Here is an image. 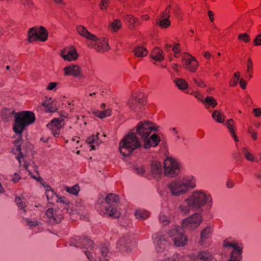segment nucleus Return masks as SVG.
Returning <instances> with one entry per match:
<instances>
[{"label": "nucleus", "mask_w": 261, "mask_h": 261, "mask_svg": "<svg viewBox=\"0 0 261 261\" xmlns=\"http://www.w3.org/2000/svg\"><path fill=\"white\" fill-rule=\"evenodd\" d=\"M15 120L13 126V131L19 135L18 138L14 141V147L12 151L16 154V159L18 161L20 166H22L21 160L23 158V155L21 151V141L22 140V133L25 127L33 123L35 120V114L30 111H23L16 113ZM23 166L31 174L28 169V164L26 162H23Z\"/></svg>", "instance_id": "nucleus-1"}, {"label": "nucleus", "mask_w": 261, "mask_h": 261, "mask_svg": "<svg viewBox=\"0 0 261 261\" xmlns=\"http://www.w3.org/2000/svg\"><path fill=\"white\" fill-rule=\"evenodd\" d=\"M213 205V199L211 193L202 189H197L192 192L179 205V210L184 214L189 213L191 210H199L203 207L210 211Z\"/></svg>", "instance_id": "nucleus-2"}, {"label": "nucleus", "mask_w": 261, "mask_h": 261, "mask_svg": "<svg viewBox=\"0 0 261 261\" xmlns=\"http://www.w3.org/2000/svg\"><path fill=\"white\" fill-rule=\"evenodd\" d=\"M158 128L154 123L148 120L140 121L136 126L134 132L143 140V147L145 149L158 145L161 141L160 136L155 133L150 135L151 132L157 131Z\"/></svg>", "instance_id": "nucleus-3"}, {"label": "nucleus", "mask_w": 261, "mask_h": 261, "mask_svg": "<svg viewBox=\"0 0 261 261\" xmlns=\"http://www.w3.org/2000/svg\"><path fill=\"white\" fill-rule=\"evenodd\" d=\"M196 187V179L191 174L173 179L167 185V188L171 195L177 197L186 194Z\"/></svg>", "instance_id": "nucleus-4"}, {"label": "nucleus", "mask_w": 261, "mask_h": 261, "mask_svg": "<svg viewBox=\"0 0 261 261\" xmlns=\"http://www.w3.org/2000/svg\"><path fill=\"white\" fill-rule=\"evenodd\" d=\"M119 197L117 195L110 193L105 199H99L96 204V208L101 215H108L114 218L120 216V212L117 210V202Z\"/></svg>", "instance_id": "nucleus-5"}, {"label": "nucleus", "mask_w": 261, "mask_h": 261, "mask_svg": "<svg viewBox=\"0 0 261 261\" xmlns=\"http://www.w3.org/2000/svg\"><path fill=\"white\" fill-rule=\"evenodd\" d=\"M134 131V129H132L119 143V150L123 156L129 155L134 150L141 147V142Z\"/></svg>", "instance_id": "nucleus-6"}, {"label": "nucleus", "mask_w": 261, "mask_h": 261, "mask_svg": "<svg viewBox=\"0 0 261 261\" xmlns=\"http://www.w3.org/2000/svg\"><path fill=\"white\" fill-rule=\"evenodd\" d=\"M168 235L177 247H182L187 244L188 238L184 233V230L178 226H173L169 231Z\"/></svg>", "instance_id": "nucleus-7"}, {"label": "nucleus", "mask_w": 261, "mask_h": 261, "mask_svg": "<svg viewBox=\"0 0 261 261\" xmlns=\"http://www.w3.org/2000/svg\"><path fill=\"white\" fill-rule=\"evenodd\" d=\"M28 35V41L30 43L37 40L45 42L48 39V33L44 27L41 26L31 28Z\"/></svg>", "instance_id": "nucleus-8"}, {"label": "nucleus", "mask_w": 261, "mask_h": 261, "mask_svg": "<svg viewBox=\"0 0 261 261\" xmlns=\"http://www.w3.org/2000/svg\"><path fill=\"white\" fill-rule=\"evenodd\" d=\"M202 221V215L199 213H195L184 219L182 221L181 226L183 228L193 230L201 224Z\"/></svg>", "instance_id": "nucleus-9"}, {"label": "nucleus", "mask_w": 261, "mask_h": 261, "mask_svg": "<svg viewBox=\"0 0 261 261\" xmlns=\"http://www.w3.org/2000/svg\"><path fill=\"white\" fill-rule=\"evenodd\" d=\"M180 167L179 163L175 159L168 157L164 161V173L169 177H175L179 174Z\"/></svg>", "instance_id": "nucleus-10"}, {"label": "nucleus", "mask_w": 261, "mask_h": 261, "mask_svg": "<svg viewBox=\"0 0 261 261\" xmlns=\"http://www.w3.org/2000/svg\"><path fill=\"white\" fill-rule=\"evenodd\" d=\"M87 45L89 47L94 48L99 53H104L110 49L107 39L103 37L97 38L95 36L94 39H90L87 42Z\"/></svg>", "instance_id": "nucleus-11"}, {"label": "nucleus", "mask_w": 261, "mask_h": 261, "mask_svg": "<svg viewBox=\"0 0 261 261\" xmlns=\"http://www.w3.org/2000/svg\"><path fill=\"white\" fill-rule=\"evenodd\" d=\"M145 102L144 94L139 93L137 95H133L128 99L127 105L132 110L137 111L140 109Z\"/></svg>", "instance_id": "nucleus-12"}, {"label": "nucleus", "mask_w": 261, "mask_h": 261, "mask_svg": "<svg viewBox=\"0 0 261 261\" xmlns=\"http://www.w3.org/2000/svg\"><path fill=\"white\" fill-rule=\"evenodd\" d=\"M152 238L157 253H163L168 245L164 236L161 233H156L153 235Z\"/></svg>", "instance_id": "nucleus-13"}, {"label": "nucleus", "mask_w": 261, "mask_h": 261, "mask_svg": "<svg viewBox=\"0 0 261 261\" xmlns=\"http://www.w3.org/2000/svg\"><path fill=\"white\" fill-rule=\"evenodd\" d=\"M171 8V5L168 6L165 10L159 15L158 19L156 21V24L162 29L167 28L171 24L169 20Z\"/></svg>", "instance_id": "nucleus-14"}, {"label": "nucleus", "mask_w": 261, "mask_h": 261, "mask_svg": "<svg viewBox=\"0 0 261 261\" xmlns=\"http://www.w3.org/2000/svg\"><path fill=\"white\" fill-rule=\"evenodd\" d=\"M223 244L224 247L226 248H231L233 250L231 253L241 254L243 249L242 244L238 241L233 239L231 237H229L223 241Z\"/></svg>", "instance_id": "nucleus-15"}, {"label": "nucleus", "mask_w": 261, "mask_h": 261, "mask_svg": "<svg viewBox=\"0 0 261 261\" xmlns=\"http://www.w3.org/2000/svg\"><path fill=\"white\" fill-rule=\"evenodd\" d=\"M100 252L101 257L97 256L94 251H86V255L90 261H108V259L106 258L109 252L108 247L102 246L100 249Z\"/></svg>", "instance_id": "nucleus-16"}, {"label": "nucleus", "mask_w": 261, "mask_h": 261, "mask_svg": "<svg viewBox=\"0 0 261 261\" xmlns=\"http://www.w3.org/2000/svg\"><path fill=\"white\" fill-rule=\"evenodd\" d=\"M46 215L51 224L60 223L63 218V212L60 210H54L53 208H48L46 211Z\"/></svg>", "instance_id": "nucleus-17"}, {"label": "nucleus", "mask_w": 261, "mask_h": 261, "mask_svg": "<svg viewBox=\"0 0 261 261\" xmlns=\"http://www.w3.org/2000/svg\"><path fill=\"white\" fill-rule=\"evenodd\" d=\"M184 58L183 66L185 68L190 72H195L198 66V63L195 58L190 54L185 55Z\"/></svg>", "instance_id": "nucleus-18"}, {"label": "nucleus", "mask_w": 261, "mask_h": 261, "mask_svg": "<svg viewBox=\"0 0 261 261\" xmlns=\"http://www.w3.org/2000/svg\"><path fill=\"white\" fill-rule=\"evenodd\" d=\"M63 120L61 118H54L46 125L47 128L51 130L53 135L57 137L60 134V129L63 126Z\"/></svg>", "instance_id": "nucleus-19"}, {"label": "nucleus", "mask_w": 261, "mask_h": 261, "mask_svg": "<svg viewBox=\"0 0 261 261\" xmlns=\"http://www.w3.org/2000/svg\"><path fill=\"white\" fill-rule=\"evenodd\" d=\"M61 56L65 61H73L78 58V54L75 48L73 47L64 48L61 51Z\"/></svg>", "instance_id": "nucleus-20"}, {"label": "nucleus", "mask_w": 261, "mask_h": 261, "mask_svg": "<svg viewBox=\"0 0 261 261\" xmlns=\"http://www.w3.org/2000/svg\"><path fill=\"white\" fill-rule=\"evenodd\" d=\"M79 242L75 245L77 247H83L86 249L84 252L86 253V251L94 252V246L93 241L90 240L88 237H83L81 238H78Z\"/></svg>", "instance_id": "nucleus-21"}, {"label": "nucleus", "mask_w": 261, "mask_h": 261, "mask_svg": "<svg viewBox=\"0 0 261 261\" xmlns=\"http://www.w3.org/2000/svg\"><path fill=\"white\" fill-rule=\"evenodd\" d=\"M213 231V228L211 226H207L204 228L200 232L199 244L203 246L205 241L211 237Z\"/></svg>", "instance_id": "nucleus-22"}, {"label": "nucleus", "mask_w": 261, "mask_h": 261, "mask_svg": "<svg viewBox=\"0 0 261 261\" xmlns=\"http://www.w3.org/2000/svg\"><path fill=\"white\" fill-rule=\"evenodd\" d=\"M63 70L65 75L79 76L80 75L81 72L80 67L74 65L66 67L63 69Z\"/></svg>", "instance_id": "nucleus-23"}, {"label": "nucleus", "mask_w": 261, "mask_h": 261, "mask_svg": "<svg viewBox=\"0 0 261 261\" xmlns=\"http://www.w3.org/2000/svg\"><path fill=\"white\" fill-rule=\"evenodd\" d=\"M162 165L159 161L153 162L151 165L150 172L154 178L159 177L162 173Z\"/></svg>", "instance_id": "nucleus-24"}, {"label": "nucleus", "mask_w": 261, "mask_h": 261, "mask_svg": "<svg viewBox=\"0 0 261 261\" xmlns=\"http://www.w3.org/2000/svg\"><path fill=\"white\" fill-rule=\"evenodd\" d=\"M87 143L90 147V150H94L101 143L98 135H92L87 139Z\"/></svg>", "instance_id": "nucleus-25"}, {"label": "nucleus", "mask_w": 261, "mask_h": 261, "mask_svg": "<svg viewBox=\"0 0 261 261\" xmlns=\"http://www.w3.org/2000/svg\"><path fill=\"white\" fill-rule=\"evenodd\" d=\"M76 31L80 35L89 40L95 38V35L90 33L83 25H77Z\"/></svg>", "instance_id": "nucleus-26"}, {"label": "nucleus", "mask_w": 261, "mask_h": 261, "mask_svg": "<svg viewBox=\"0 0 261 261\" xmlns=\"http://www.w3.org/2000/svg\"><path fill=\"white\" fill-rule=\"evenodd\" d=\"M213 258V254L207 250L199 251L197 255V259L202 261H212Z\"/></svg>", "instance_id": "nucleus-27"}, {"label": "nucleus", "mask_w": 261, "mask_h": 261, "mask_svg": "<svg viewBox=\"0 0 261 261\" xmlns=\"http://www.w3.org/2000/svg\"><path fill=\"white\" fill-rule=\"evenodd\" d=\"M225 125L230 134L233 138L234 141L238 142L239 139L236 134V128L233 120L232 119H228L226 122Z\"/></svg>", "instance_id": "nucleus-28"}, {"label": "nucleus", "mask_w": 261, "mask_h": 261, "mask_svg": "<svg viewBox=\"0 0 261 261\" xmlns=\"http://www.w3.org/2000/svg\"><path fill=\"white\" fill-rule=\"evenodd\" d=\"M242 152L247 161L256 163L259 162L258 160L255 159V156L249 149L246 147H243L242 149Z\"/></svg>", "instance_id": "nucleus-29"}, {"label": "nucleus", "mask_w": 261, "mask_h": 261, "mask_svg": "<svg viewBox=\"0 0 261 261\" xmlns=\"http://www.w3.org/2000/svg\"><path fill=\"white\" fill-rule=\"evenodd\" d=\"M206 109L215 108L217 105V100L212 96H207L202 102Z\"/></svg>", "instance_id": "nucleus-30"}, {"label": "nucleus", "mask_w": 261, "mask_h": 261, "mask_svg": "<svg viewBox=\"0 0 261 261\" xmlns=\"http://www.w3.org/2000/svg\"><path fill=\"white\" fill-rule=\"evenodd\" d=\"M112 110L110 109H107L100 111L99 110H93L92 111V114L96 117H98L100 119H103L111 115Z\"/></svg>", "instance_id": "nucleus-31"}, {"label": "nucleus", "mask_w": 261, "mask_h": 261, "mask_svg": "<svg viewBox=\"0 0 261 261\" xmlns=\"http://www.w3.org/2000/svg\"><path fill=\"white\" fill-rule=\"evenodd\" d=\"M45 194L49 203L54 204L58 200V195L49 187L45 190Z\"/></svg>", "instance_id": "nucleus-32"}, {"label": "nucleus", "mask_w": 261, "mask_h": 261, "mask_svg": "<svg viewBox=\"0 0 261 261\" xmlns=\"http://www.w3.org/2000/svg\"><path fill=\"white\" fill-rule=\"evenodd\" d=\"M129 242V239L127 237H123L120 238L117 244V248L121 251H125L128 249V244Z\"/></svg>", "instance_id": "nucleus-33"}, {"label": "nucleus", "mask_w": 261, "mask_h": 261, "mask_svg": "<svg viewBox=\"0 0 261 261\" xmlns=\"http://www.w3.org/2000/svg\"><path fill=\"white\" fill-rule=\"evenodd\" d=\"M134 55L138 58H143L147 55V49L142 46H137L133 50Z\"/></svg>", "instance_id": "nucleus-34"}, {"label": "nucleus", "mask_w": 261, "mask_h": 261, "mask_svg": "<svg viewBox=\"0 0 261 261\" xmlns=\"http://www.w3.org/2000/svg\"><path fill=\"white\" fill-rule=\"evenodd\" d=\"M151 57L153 60L156 61H161L164 59L163 51L159 47L153 49L151 52Z\"/></svg>", "instance_id": "nucleus-35"}, {"label": "nucleus", "mask_w": 261, "mask_h": 261, "mask_svg": "<svg viewBox=\"0 0 261 261\" xmlns=\"http://www.w3.org/2000/svg\"><path fill=\"white\" fill-rule=\"evenodd\" d=\"M212 118L218 123L224 122L225 116L221 111V110H215L212 114Z\"/></svg>", "instance_id": "nucleus-36"}, {"label": "nucleus", "mask_w": 261, "mask_h": 261, "mask_svg": "<svg viewBox=\"0 0 261 261\" xmlns=\"http://www.w3.org/2000/svg\"><path fill=\"white\" fill-rule=\"evenodd\" d=\"M149 213L143 209H139L136 211L135 215L137 219L141 220L146 219L149 217Z\"/></svg>", "instance_id": "nucleus-37"}, {"label": "nucleus", "mask_w": 261, "mask_h": 261, "mask_svg": "<svg viewBox=\"0 0 261 261\" xmlns=\"http://www.w3.org/2000/svg\"><path fill=\"white\" fill-rule=\"evenodd\" d=\"M174 83L176 86L180 90H185L188 88V85L187 82L182 79L175 78Z\"/></svg>", "instance_id": "nucleus-38"}, {"label": "nucleus", "mask_w": 261, "mask_h": 261, "mask_svg": "<svg viewBox=\"0 0 261 261\" xmlns=\"http://www.w3.org/2000/svg\"><path fill=\"white\" fill-rule=\"evenodd\" d=\"M124 20L132 28H134L138 21V19L137 18L130 14L126 15Z\"/></svg>", "instance_id": "nucleus-39"}, {"label": "nucleus", "mask_w": 261, "mask_h": 261, "mask_svg": "<svg viewBox=\"0 0 261 261\" xmlns=\"http://www.w3.org/2000/svg\"><path fill=\"white\" fill-rule=\"evenodd\" d=\"M15 202L18 205L20 213L21 214H23L25 213V205L22 203L21 199L19 197H16L15 198Z\"/></svg>", "instance_id": "nucleus-40"}, {"label": "nucleus", "mask_w": 261, "mask_h": 261, "mask_svg": "<svg viewBox=\"0 0 261 261\" xmlns=\"http://www.w3.org/2000/svg\"><path fill=\"white\" fill-rule=\"evenodd\" d=\"M65 190L72 194L77 195L80 191V187L77 185H75L72 187H66Z\"/></svg>", "instance_id": "nucleus-41"}, {"label": "nucleus", "mask_w": 261, "mask_h": 261, "mask_svg": "<svg viewBox=\"0 0 261 261\" xmlns=\"http://www.w3.org/2000/svg\"><path fill=\"white\" fill-rule=\"evenodd\" d=\"M240 73L239 71L236 72L230 81L229 85L230 87H234L238 84L239 80Z\"/></svg>", "instance_id": "nucleus-42"}, {"label": "nucleus", "mask_w": 261, "mask_h": 261, "mask_svg": "<svg viewBox=\"0 0 261 261\" xmlns=\"http://www.w3.org/2000/svg\"><path fill=\"white\" fill-rule=\"evenodd\" d=\"M121 22L120 19H116L111 23L110 27L114 31H117L121 27Z\"/></svg>", "instance_id": "nucleus-43"}, {"label": "nucleus", "mask_w": 261, "mask_h": 261, "mask_svg": "<svg viewBox=\"0 0 261 261\" xmlns=\"http://www.w3.org/2000/svg\"><path fill=\"white\" fill-rule=\"evenodd\" d=\"M159 220L163 225L166 226L169 223L170 219L167 215L162 213L160 215Z\"/></svg>", "instance_id": "nucleus-44"}, {"label": "nucleus", "mask_w": 261, "mask_h": 261, "mask_svg": "<svg viewBox=\"0 0 261 261\" xmlns=\"http://www.w3.org/2000/svg\"><path fill=\"white\" fill-rule=\"evenodd\" d=\"M238 39L246 43H248L250 40L249 35L246 33L240 34L238 36Z\"/></svg>", "instance_id": "nucleus-45"}, {"label": "nucleus", "mask_w": 261, "mask_h": 261, "mask_svg": "<svg viewBox=\"0 0 261 261\" xmlns=\"http://www.w3.org/2000/svg\"><path fill=\"white\" fill-rule=\"evenodd\" d=\"M170 131L172 132V134L175 136L176 141L179 140L181 139H182L183 140H185L184 137H182L180 135L179 131L176 127H172L170 128Z\"/></svg>", "instance_id": "nucleus-46"}, {"label": "nucleus", "mask_w": 261, "mask_h": 261, "mask_svg": "<svg viewBox=\"0 0 261 261\" xmlns=\"http://www.w3.org/2000/svg\"><path fill=\"white\" fill-rule=\"evenodd\" d=\"M172 50L174 53V56L175 58H178L180 53V45L176 43L172 46Z\"/></svg>", "instance_id": "nucleus-47"}, {"label": "nucleus", "mask_w": 261, "mask_h": 261, "mask_svg": "<svg viewBox=\"0 0 261 261\" xmlns=\"http://www.w3.org/2000/svg\"><path fill=\"white\" fill-rule=\"evenodd\" d=\"M190 94L193 95L197 99L200 101L202 103L205 98L204 96L199 91H193Z\"/></svg>", "instance_id": "nucleus-48"}, {"label": "nucleus", "mask_w": 261, "mask_h": 261, "mask_svg": "<svg viewBox=\"0 0 261 261\" xmlns=\"http://www.w3.org/2000/svg\"><path fill=\"white\" fill-rule=\"evenodd\" d=\"M246 66H247V73H253V62L250 58H249L247 60Z\"/></svg>", "instance_id": "nucleus-49"}, {"label": "nucleus", "mask_w": 261, "mask_h": 261, "mask_svg": "<svg viewBox=\"0 0 261 261\" xmlns=\"http://www.w3.org/2000/svg\"><path fill=\"white\" fill-rule=\"evenodd\" d=\"M56 202L65 204L66 206H68L70 204V201L66 198L63 196H58V200Z\"/></svg>", "instance_id": "nucleus-50"}, {"label": "nucleus", "mask_w": 261, "mask_h": 261, "mask_svg": "<svg viewBox=\"0 0 261 261\" xmlns=\"http://www.w3.org/2000/svg\"><path fill=\"white\" fill-rule=\"evenodd\" d=\"M110 3V0H100V3L99 4L100 9L102 10H107Z\"/></svg>", "instance_id": "nucleus-51"}, {"label": "nucleus", "mask_w": 261, "mask_h": 261, "mask_svg": "<svg viewBox=\"0 0 261 261\" xmlns=\"http://www.w3.org/2000/svg\"><path fill=\"white\" fill-rule=\"evenodd\" d=\"M241 254H233L231 253L230 259L228 261H241Z\"/></svg>", "instance_id": "nucleus-52"}, {"label": "nucleus", "mask_w": 261, "mask_h": 261, "mask_svg": "<svg viewBox=\"0 0 261 261\" xmlns=\"http://www.w3.org/2000/svg\"><path fill=\"white\" fill-rule=\"evenodd\" d=\"M57 110V108L53 102L50 104L47 107L45 108V111L47 113H53L56 112Z\"/></svg>", "instance_id": "nucleus-53"}, {"label": "nucleus", "mask_w": 261, "mask_h": 261, "mask_svg": "<svg viewBox=\"0 0 261 261\" xmlns=\"http://www.w3.org/2000/svg\"><path fill=\"white\" fill-rule=\"evenodd\" d=\"M193 81L194 82L195 85L201 88H204L206 86V85L204 84L203 81L201 80H197L195 78L193 79Z\"/></svg>", "instance_id": "nucleus-54"}, {"label": "nucleus", "mask_w": 261, "mask_h": 261, "mask_svg": "<svg viewBox=\"0 0 261 261\" xmlns=\"http://www.w3.org/2000/svg\"><path fill=\"white\" fill-rule=\"evenodd\" d=\"M253 44L255 46L261 45V34L257 35L253 40Z\"/></svg>", "instance_id": "nucleus-55"}, {"label": "nucleus", "mask_w": 261, "mask_h": 261, "mask_svg": "<svg viewBox=\"0 0 261 261\" xmlns=\"http://www.w3.org/2000/svg\"><path fill=\"white\" fill-rule=\"evenodd\" d=\"M25 222L27 223L28 225L31 227L36 226L38 225V222L37 221H31L30 219H25Z\"/></svg>", "instance_id": "nucleus-56"}, {"label": "nucleus", "mask_w": 261, "mask_h": 261, "mask_svg": "<svg viewBox=\"0 0 261 261\" xmlns=\"http://www.w3.org/2000/svg\"><path fill=\"white\" fill-rule=\"evenodd\" d=\"M252 114L256 117H260L261 116V108H254L252 110Z\"/></svg>", "instance_id": "nucleus-57"}, {"label": "nucleus", "mask_w": 261, "mask_h": 261, "mask_svg": "<svg viewBox=\"0 0 261 261\" xmlns=\"http://www.w3.org/2000/svg\"><path fill=\"white\" fill-rule=\"evenodd\" d=\"M57 85L58 83L57 82H50L48 84L46 89L48 90H53L56 88Z\"/></svg>", "instance_id": "nucleus-58"}, {"label": "nucleus", "mask_w": 261, "mask_h": 261, "mask_svg": "<svg viewBox=\"0 0 261 261\" xmlns=\"http://www.w3.org/2000/svg\"><path fill=\"white\" fill-rule=\"evenodd\" d=\"M137 174L140 175H143L145 173V169L143 167H139L136 169Z\"/></svg>", "instance_id": "nucleus-59"}, {"label": "nucleus", "mask_w": 261, "mask_h": 261, "mask_svg": "<svg viewBox=\"0 0 261 261\" xmlns=\"http://www.w3.org/2000/svg\"><path fill=\"white\" fill-rule=\"evenodd\" d=\"M54 2L57 5L60 6V7H64L66 5V3L64 0H53Z\"/></svg>", "instance_id": "nucleus-60"}, {"label": "nucleus", "mask_w": 261, "mask_h": 261, "mask_svg": "<svg viewBox=\"0 0 261 261\" xmlns=\"http://www.w3.org/2000/svg\"><path fill=\"white\" fill-rule=\"evenodd\" d=\"M24 6L30 9H31L34 6V3L32 0H26L24 3Z\"/></svg>", "instance_id": "nucleus-61"}, {"label": "nucleus", "mask_w": 261, "mask_h": 261, "mask_svg": "<svg viewBox=\"0 0 261 261\" xmlns=\"http://www.w3.org/2000/svg\"><path fill=\"white\" fill-rule=\"evenodd\" d=\"M52 103V100L51 98H49L48 99H46L45 101L42 102L41 105L42 106L45 107V108L47 107L50 104Z\"/></svg>", "instance_id": "nucleus-62"}, {"label": "nucleus", "mask_w": 261, "mask_h": 261, "mask_svg": "<svg viewBox=\"0 0 261 261\" xmlns=\"http://www.w3.org/2000/svg\"><path fill=\"white\" fill-rule=\"evenodd\" d=\"M239 84L243 89H245L246 88V83L243 79H241L240 80Z\"/></svg>", "instance_id": "nucleus-63"}, {"label": "nucleus", "mask_w": 261, "mask_h": 261, "mask_svg": "<svg viewBox=\"0 0 261 261\" xmlns=\"http://www.w3.org/2000/svg\"><path fill=\"white\" fill-rule=\"evenodd\" d=\"M70 142L71 143L75 142L76 144H78L80 142V138L78 137H75L71 139Z\"/></svg>", "instance_id": "nucleus-64"}]
</instances>
